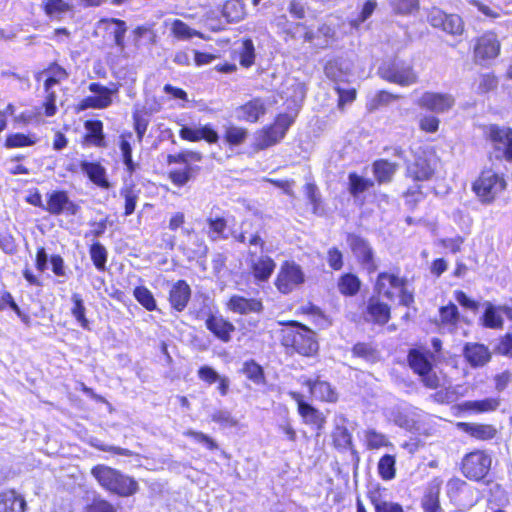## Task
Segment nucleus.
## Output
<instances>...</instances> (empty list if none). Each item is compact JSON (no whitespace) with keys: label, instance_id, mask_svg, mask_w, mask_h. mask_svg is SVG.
Returning a JSON list of instances; mask_svg holds the SVG:
<instances>
[{"label":"nucleus","instance_id":"nucleus-29","mask_svg":"<svg viewBox=\"0 0 512 512\" xmlns=\"http://www.w3.org/2000/svg\"><path fill=\"white\" fill-rule=\"evenodd\" d=\"M190 298V287L185 281H178L170 290V303L173 308L182 311Z\"/></svg>","mask_w":512,"mask_h":512},{"label":"nucleus","instance_id":"nucleus-50","mask_svg":"<svg viewBox=\"0 0 512 512\" xmlns=\"http://www.w3.org/2000/svg\"><path fill=\"white\" fill-rule=\"evenodd\" d=\"M373 186V182L369 179L358 176L355 173L349 174V191L353 196L365 192Z\"/></svg>","mask_w":512,"mask_h":512},{"label":"nucleus","instance_id":"nucleus-38","mask_svg":"<svg viewBox=\"0 0 512 512\" xmlns=\"http://www.w3.org/2000/svg\"><path fill=\"white\" fill-rule=\"evenodd\" d=\"M86 141L97 147L104 146L103 124L101 121H86Z\"/></svg>","mask_w":512,"mask_h":512},{"label":"nucleus","instance_id":"nucleus-15","mask_svg":"<svg viewBox=\"0 0 512 512\" xmlns=\"http://www.w3.org/2000/svg\"><path fill=\"white\" fill-rule=\"evenodd\" d=\"M249 266L254 279L258 282H266L271 277L276 264L267 255H257L256 251L249 250Z\"/></svg>","mask_w":512,"mask_h":512},{"label":"nucleus","instance_id":"nucleus-36","mask_svg":"<svg viewBox=\"0 0 512 512\" xmlns=\"http://www.w3.org/2000/svg\"><path fill=\"white\" fill-rule=\"evenodd\" d=\"M299 414L304 418L305 423L314 425L320 432L325 425V417L311 405H300Z\"/></svg>","mask_w":512,"mask_h":512},{"label":"nucleus","instance_id":"nucleus-64","mask_svg":"<svg viewBox=\"0 0 512 512\" xmlns=\"http://www.w3.org/2000/svg\"><path fill=\"white\" fill-rule=\"evenodd\" d=\"M84 512H116L114 506L105 500H94Z\"/></svg>","mask_w":512,"mask_h":512},{"label":"nucleus","instance_id":"nucleus-10","mask_svg":"<svg viewBox=\"0 0 512 512\" xmlns=\"http://www.w3.org/2000/svg\"><path fill=\"white\" fill-rule=\"evenodd\" d=\"M484 134L494 148L501 152L506 160L512 162V129L491 124L484 128Z\"/></svg>","mask_w":512,"mask_h":512},{"label":"nucleus","instance_id":"nucleus-7","mask_svg":"<svg viewBox=\"0 0 512 512\" xmlns=\"http://www.w3.org/2000/svg\"><path fill=\"white\" fill-rule=\"evenodd\" d=\"M293 122L294 116L290 114H279L271 126L261 130L257 138V146L260 149H265L275 145L284 138Z\"/></svg>","mask_w":512,"mask_h":512},{"label":"nucleus","instance_id":"nucleus-3","mask_svg":"<svg viewBox=\"0 0 512 512\" xmlns=\"http://www.w3.org/2000/svg\"><path fill=\"white\" fill-rule=\"evenodd\" d=\"M433 355L422 349H411L408 354V363L412 370L421 377L423 384L430 389L440 385V379L432 368Z\"/></svg>","mask_w":512,"mask_h":512},{"label":"nucleus","instance_id":"nucleus-57","mask_svg":"<svg viewBox=\"0 0 512 512\" xmlns=\"http://www.w3.org/2000/svg\"><path fill=\"white\" fill-rule=\"evenodd\" d=\"M184 435L193 438L200 444L205 445L211 451L218 449L217 443L211 437L202 432L187 430L184 432Z\"/></svg>","mask_w":512,"mask_h":512},{"label":"nucleus","instance_id":"nucleus-40","mask_svg":"<svg viewBox=\"0 0 512 512\" xmlns=\"http://www.w3.org/2000/svg\"><path fill=\"white\" fill-rule=\"evenodd\" d=\"M374 175L379 183L389 182L396 172V165L387 160H378L373 165Z\"/></svg>","mask_w":512,"mask_h":512},{"label":"nucleus","instance_id":"nucleus-62","mask_svg":"<svg viewBox=\"0 0 512 512\" xmlns=\"http://www.w3.org/2000/svg\"><path fill=\"white\" fill-rule=\"evenodd\" d=\"M244 372L249 379H251L253 382L257 384L263 381V370L258 364H256L253 361L245 363Z\"/></svg>","mask_w":512,"mask_h":512},{"label":"nucleus","instance_id":"nucleus-39","mask_svg":"<svg viewBox=\"0 0 512 512\" xmlns=\"http://www.w3.org/2000/svg\"><path fill=\"white\" fill-rule=\"evenodd\" d=\"M317 35L318 42L315 43V46L320 49L331 47L338 40L336 30L328 24L320 25Z\"/></svg>","mask_w":512,"mask_h":512},{"label":"nucleus","instance_id":"nucleus-22","mask_svg":"<svg viewBox=\"0 0 512 512\" xmlns=\"http://www.w3.org/2000/svg\"><path fill=\"white\" fill-rule=\"evenodd\" d=\"M266 112L265 103L260 98L252 99L237 109V117L247 122H257Z\"/></svg>","mask_w":512,"mask_h":512},{"label":"nucleus","instance_id":"nucleus-12","mask_svg":"<svg viewBox=\"0 0 512 512\" xmlns=\"http://www.w3.org/2000/svg\"><path fill=\"white\" fill-rule=\"evenodd\" d=\"M46 197L47 201L43 209L52 215L66 213L74 216L79 211V206L70 200L65 191H53L47 193Z\"/></svg>","mask_w":512,"mask_h":512},{"label":"nucleus","instance_id":"nucleus-48","mask_svg":"<svg viewBox=\"0 0 512 512\" xmlns=\"http://www.w3.org/2000/svg\"><path fill=\"white\" fill-rule=\"evenodd\" d=\"M70 10H72V6L64 0H48L44 4V11L49 17L60 18Z\"/></svg>","mask_w":512,"mask_h":512},{"label":"nucleus","instance_id":"nucleus-1","mask_svg":"<svg viewBox=\"0 0 512 512\" xmlns=\"http://www.w3.org/2000/svg\"><path fill=\"white\" fill-rule=\"evenodd\" d=\"M91 474L101 487L119 496L127 497L138 490L134 479L112 467L99 464L91 469Z\"/></svg>","mask_w":512,"mask_h":512},{"label":"nucleus","instance_id":"nucleus-28","mask_svg":"<svg viewBox=\"0 0 512 512\" xmlns=\"http://www.w3.org/2000/svg\"><path fill=\"white\" fill-rule=\"evenodd\" d=\"M305 384L309 387L310 393L317 399L327 402H335L337 394L330 383L322 380H307Z\"/></svg>","mask_w":512,"mask_h":512},{"label":"nucleus","instance_id":"nucleus-9","mask_svg":"<svg viewBox=\"0 0 512 512\" xmlns=\"http://www.w3.org/2000/svg\"><path fill=\"white\" fill-rule=\"evenodd\" d=\"M491 466V458L482 451L467 454L462 461V471L467 478L480 480L486 476Z\"/></svg>","mask_w":512,"mask_h":512},{"label":"nucleus","instance_id":"nucleus-20","mask_svg":"<svg viewBox=\"0 0 512 512\" xmlns=\"http://www.w3.org/2000/svg\"><path fill=\"white\" fill-rule=\"evenodd\" d=\"M206 327L223 342L230 341L231 333L235 330L234 325L220 315H210L206 320Z\"/></svg>","mask_w":512,"mask_h":512},{"label":"nucleus","instance_id":"nucleus-30","mask_svg":"<svg viewBox=\"0 0 512 512\" xmlns=\"http://www.w3.org/2000/svg\"><path fill=\"white\" fill-rule=\"evenodd\" d=\"M467 361L474 367L483 366L490 359L488 349L482 344H467L464 349Z\"/></svg>","mask_w":512,"mask_h":512},{"label":"nucleus","instance_id":"nucleus-58","mask_svg":"<svg viewBox=\"0 0 512 512\" xmlns=\"http://www.w3.org/2000/svg\"><path fill=\"white\" fill-rule=\"evenodd\" d=\"M224 14L231 20V21H239L241 20L244 15V9L242 7V4L238 1H232L228 2L224 7Z\"/></svg>","mask_w":512,"mask_h":512},{"label":"nucleus","instance_id":"nucleus-24","mask_svg":"<svg viewBox=\"0 0 512 512\" xmlns=\"http://www.w3.org/2000/svg\"><path fill=\"white\" fill-rule=\"evenodd\" d=\"M26 501L15 490H8L0 494V512H24Z\"/></svg>","mask_w":512,"mask_h":512},{"label":"nucleus","instance_id":"nucleus-54","mask_svg":"<svg viewBox=\"0 0 512 512\" xmlns=\"http://www.w3.org/2000/svg\"><path fill=\"white\" fill-rule=\"evenodd\" d=\"M90 256L98 270H104L107 261V251L100 243H94L90 248Z\"/></svg>","mask_w":512,"mask_h":512},{"label":"nucleus","instance_id":"nucleus-60","mask_svg":"<svg viewBox=\"0 0 512 512\" xmlns=\"http://www.w3.org/2000/svg\"><path fill=\"white\" fill-rule=\"evenodd\" d=\"M211 419L224 427H234L237 425V420L234 419L231 413L227 410L214 411L211 415Z\"/></svg>","mask_w":512,"mask_h":512},{"label":"nucleus","instance_id":"nucleus-42","mask_svg":"<svg viewBox=\"0 0 512 512\" xmlns=\"http://www.w3.org/2000/svg\"><path fill=\"white\" fill-rule=\"evenodd\" d=\"M73 307L71 308L72 315L75 317L80 326L84 329H89V321L85 316L86 308L80 294L74 293L71 297Z\"/></svg>","mask_w":512,"mask_h":512},{"label":"nucleus","instance_id":"nucleus-19","mask_svg":"<svg viewBox=\"0 0 512 512\" xmlns=\"http://www.w3.org/2000/svg\"><path fill=\"white\" fill-rule=\"evenodd\" d=\"M435 171L434 162L426 157L418 156L407 167V174L416 181L429 180Z\"/></svg>","mask_w":512,"mask_h":512},{"label":"nucleus","instance_id":"nucleus-47","mask_svg":"<svg viewBox=\"0 0 512 512\" xmlns=\"http://www.w3.org/2000/svg\"><path fill=\"white\" fill-rule=\"evenodd\" d=\"M237 53L239 55L240 64L243 67H250L253 65L255 60V48L251 39L244 40L238 48Z\"/></svg>","mask_w":512,"mask_h":512},{"label":"nucleus","instance_id":"nucleus-16","mask_svg":"<svg viewBox=\"0 0 512 512\" xmlns=\"http://www.w3.org/2000/svg\"><path fill=\"white\" fill-rule=\"evenodd\" d=\"M417 103L421 108L435 113H443L453 107L455 99L448 93L425 92Z\"/></svg>","mask_w":512,"mask_h":512},{"label":"nucleus","instance_id":"nucleus-46","mask_svg":"<svg viewBox=\"0 0 512 512\" xmlns=\"http://www.w3.org/2000/svg\"><path fill=\"white\" fill-rule=\"evenodd\" d=\"M360 284V280L357 276L353 274H345L340 278L338 288L342 294L353 296L359 291Z\"/></svg>","mask_w":512,"mask_h":512},{"label":"nucleus","instance_id":"nucleus-18","mask_svg":"<svg viewBox=\"0 0 512 512\" xmlns=\"http://www.w3.org/2000/svg\"><path fill=\"white\" fill-rule=\"evenodd\" d=\"M98 26L102 27L112 37L115 45L123 52L125 49L124 38L127 32L125 21L116 18L101 19Z\"/></svg>","mask_w":512,"mask_h":512},{"label":"nucleus","instance_id":"nucleus-41","mask_svg":"<svg viewBox=\"0 0 512 512\" xmlns=\"http://www.w3.org/2000/svg\"><path fill=\"white\" fill-rule=\"evenodd\" d=\"M389 4L395 14L402 16L412 15L420 8L419 0H390Z\"/></svg>","mask_w":512,"mask_h":512},{"label":"nucleus","instance_id":"nucleus-63","mask_svg":"<svg viewBox=\"0 0 512 512\" xmlns=\"http://www.w3.org/2000/svg\"><path fill=\"white\" fill-rule=\"evenodd\" d=\"M372 503L374 505L375 512H404L402 506L395 502L373 498Z\"/></svg>","mask_w":512,"mask_h":512},{"label":"nucleus","instance_id":"nucleus-35","mask_svg":"<svg viewBox=\"0 0 512 512\" xmlns=\"http://www.w3.org/2000/svg\"><path fill=\"white\" fill-rule=\"evenodd\" d=\"M171 34L178 40L186 41L193 37H201V33L189 27L180 19H174L170 22Z\"/></svg>","mask_w":512,"mask_h":512},{"label":"nucleus","instance_id":"nucleus-27","mask_svg":"<svg viewBox=\"0 0 512 512\" xmlns=\"http://www.w3.org/2000/svg\"><path fill=\"white\" fill-rule=\"evenodd\" d=\"M332 439L334 446L339 450L350 449L352 454H356V451L353 449L352 436L345 426V419L341 418L339 422L336 423L335 428L332 433Z\"/></svg>","mask_w":512,"mask_h":512},{"label":"nucleus","instance_id":"nucleus-13","mask_svg":"<svg viewBox=\"0 0 512 512\" xmlns=\"http://www.w3.org/2000/svg\"><path fill=\"white\" fill-rule=\"evenodd\" d=\"M501 49L500 41L496 33L492 31L485 32L476 42L474 55L477 61H488L495 59Z\"/></svg>","mask_w":512,"mask_h":512},{"label":"nucleus","instance_id":"nucleus-14","mask_svg":"<svg viewBox=\"0 0 512 512\" xmlns=\"http://www.w3.org/2000/svg\"><path fill=\"white\" fill-rule=\"evenodd\" d=\"M89 90L94 93V96H88L84 98L81 103V109H104L111 105L112 103V94L118 91L117 88L110 89L107 88L100 83H91L89 85Z\"/></svg>","mask_w":512,"mask_h":512},{"label":"nucleus","instance_id":"nucleus-21","mask_svg":"<svg viewBox=\"0 0 512 512\" xmlns=\"http://www.w3.org/2000/svg\"><path fill=\"white\" fill-rule=\"evenodd\" d=\"M365 318L379 325L386 324L390 319V308L379 299L372 297L367 303Z\"/></svg>","mask_w":512,"mask_h":512},{"label":"nucleus","instance_id":"nucleus-5","mask_svg":"<svg viewBox=\"0 0 512 512\" xmlns=\"http://www.w3.org/2000/svg\"><path fill=\"white\" fill-rule=\"evenodd\" d=\"M405 283V279L394 274L380 273L375 288L379 294L390 300L394 298V293L391 291V288L398 289L400 292V304L408 307L414 302V296L411 292L407 291Z\"/></svg>","mask_w":512,"mask_h":512},{"label":"nucleus","instance_id":"nucleus-32","mask_svg":"<svg viewBox=\"0 0 512 512\" xmlns=\"http://www.w3.org/2000/svg\"><path fill=\"white\" fill-rule=\"evenodd\" d=\"M81 170L94 184L105 189L109 188V182L106 179V171L99 163L83 161L81 163Z\"/></svg>","mask_w":512,"mask_h":512},{"label":"nucleus","instance_id":"nucleus-34","mask_svg":"<svg viewBox=\"0 0 512 512\" xmlns=\"http://www.w3.org/2000/svg\"><path fill=\"white\" fill-rule=\"evenodd\" d=\"M325 75L335 81L342 82L346 80L348 75V67L340 59H334L327 62L324 68Z\"/></svg>","mask_w":512,"mask_h":512},{"label":"nucleus","instance_id":"nucleus-25","mask_svg":"<svg viewBox=\"0 0 512 512\" xmlns=\"http://www.w3.org/2000/svg\"><path fill=\"white\" fill-rule=\"evenodd\" d=\"M206 224L208 229L206 230V234L208 238L213 241H219L223 239H227L226 228L227 221L223 216L213 215V212L206 218Z\"/></svg>","mask_w":512,"mask_h":512},{"label":"nucleus","instance_id":"nucleus-45","mask_svg":"<svg viewBox=\"0 0 512 512\" xmlns=\"http://www.w3.org/2000/svg\"><path fill=\"white\" fill-rule=\"evenodd\" d=\"M396 460L395 457L389 454L382 456L378 462V473L383 480H392L395 477Z\"/></svg>","mask_w":512,"mask_h":512},{"label":"nucleus","instance_id":"nucleus-61","mask_svg":"<svg viewBox=\"0 0 512 512\" xmlns=\"http://www.w3.org/2000/svg\"><path fill=\"white\" fill-rule=\"evenodd\" d=\"M498 85L497 78L492 74H483L479 77L477 91L487 93L494 90Z\"/></svg>","mask_w":512,"mask_h":512},{"label":"nucleus","instance_id":"nucleus-2","mask_svg":"<svg viewBox=\"0 0 512 512\" xmlns=\"http://www.w3.org/2000/svg\"><path fill=\"white\" fill-rule=\"evenodd\" d=\"M281 342L303 356H312L318 351L315 333L307 327L292 322L281 330Z\"/></svg>","mask_w":512,"mask_h":512},{"label":"nucleus","instance_id":"nucleus-56","mask_svg":"<svg viewBox=\"0 0 512 512\" xmlns=\"http://www.w3.org/2000/svg\"><path fill=\"white\" fill-rule=\"evenodd\" d=\"M247 137V131L244 128L230 126L226 129L225 139L231 145L242 144Z\"/></svg>","mask_w":512,"mask_h":512},{"label":"nucleus","instance_id":"nucleus-26","mask_svg":"<svg viewBox=\"0 0 512 512\" xmlns=\"http://www.w3.org/2000/svg\"><path fill=\"white\" fill-rule=\"evenodd\" d=\"M485 312L482 317V323L485 327L491 329H499L503 326V318L499 313L500 310L506 312L508 316H512V310L507 307H495L490 302H485Z\"/></svg>","mask_w":512,"mask_h":512},{"label":"nucleus","instance_id":"nucleus-31","mask_svg":"<svg viewBox=\"0 0 512 512\" xmlns=\"http://www.w3.org/2000/svg\"><path fill=\"white\" fill-rule=\"evenodd\" d=\"M229 309L240 314H248L252 312H260L262 303L256 299H246L241 296H233L228 303Z\"/></svg>","mask_w":512,"mask_h":512},{"label":"nucleus","instance_id":"nucleus-55","mask_svg":"<svg viewBox=\"0 0 512 512\" xmlns=\"http://www.w3.org/2000/svg\"><path fill=\"white\" fill-rule=\"evenodd\" d=\"M440 319L443 324L455 326L459 319L458 308L455 304L450 303L440 308Z\"/></svg>","mask_w":512,"mask_h":512},{"label":"nucleus","instance_id":"nucleus-6","mask_svg":"<svg viewBox=\"0 0 512 512\" xmlns=\"http://www.w3.org/2000/svg\"><path fill=\"white\" fill-rule=\"evenodd\" d=\"M305 282V274L300 267L293 261L284 262L277 274L275 286L279 292L289 294Z\"/></svg>","mask_w":512,"mask_h":512},{"label":"nucleus","instance_id":"nucleus-52","mask_svg":"<svg viewBox=\"0 0 512 512\" xmlns=\"http://www.w3.org/2000/svg\"><path fill=\"white\" fill-rule=\"evenodd\" d=\"M121 196L125 199V215H131L135 211L136 203L139 198V191L135 189V186H126L121 192Z\"/></svg>","mask_w":512,"mask_h":512},{"label":"nucleus","instance_id":"nucleus-17","mask_svg":"<svg viewBox=\"0 0 512 512\" xmlns=\"http://www.w3.org/2000/svg\"><path fill=\"white\" fill-rule=\"evenodd\" d=\"M349 246L355 257L370 273L377 269L374 261V253L370 245L363 238L357 235L348 236Z\"/></svg>","mask_w":512,"mask_h":512},{"label":"nucleus","instance_id":"nucleus-37","mask_svg":"<svg viewBox=\"0 0 512 512\" xmlns=\"http://www.w3.org/2000/svg\"><path fill=\"white\" fill-rule=\"evenodd\" d=\"M461 427L471 436L481 440L492 439L496 434L491 425L462 423Z\"/></svg>","mask_w":512,"mask_h":512},{"label":"nucleus","instance_id":"nucleus-43","mask_svg":"<svg viewBox=\"0 0 512 512\" xmlns=\"http://www.w3.org/2000/svg\"><path fill=\"white\" fill-rule=\"evenodd\" d=\"M47 78L44 82V89L49 90L58 85L62 80L68 77L67 72L61 66L54 64L45 71Z\"/></svg>","mask_w":512,"mask_h":512},{"label":"nucleus","instance_id":"nucleus-49","mask_svg":"<svg viewBox=\"0 0 512 512\" xmlns=\"http://www.w3.org/2000/svg\"><path fill=\"white\" fill-rule=\"evenodd\" d=\"M133 295L136 300L148 311L156 310V301L148 288L144 286L136 287L133 291Z\"/></svg>","mask_w":512,"mask_h":512},{"label":"nucleus","instance_id":"nucleus-8","mask_svg":"<svg viewBox=\"0 0 512 512\" xmlns=\"http://www.w3.org/2000/svg\"><path fill=\"white\" fill-rule=\"evenodd\" d=\"M505 181L495 172H482L473 184V190L483 202H491L505 188Z\"/></svg>","mask_w":512,"mask_h":512},{"label":"nucleus","instance_id":"nucleus-51","mask_svg":"<svg viewBox=\"0 0 512 512\" xmlns=\"http://www.w3.org/2000/svg\"><path fill=\"white\" fill-rule=\"evenodd\" d=\"M365 442L368 449H379L391 445L386 436L382 433L369 429L365 431Z\"/></svg>","mask_w":512,"mask_h":512},{"label":"nucleus","instance_id":"nucleus-33","mask_svg":"<svg viewBox=\"0 0 512 512\" xmlns=\"http://www.w3.org/2000/svg\"><path fill=\"white\" fill-rule=\"evenodd\" d=\"M500 405L498 398H486L483 400L466 401L461 404L463 410L484 413L496 410Z\"/></svg>","mask_w":512,"mask_h":512},{"label":"nucleus","instance_id":"nucleus-11","mask_svg":"<svg viewBox=\"0 0 512 512\" xmlns=\"http://www.w3.org/2000/svg\"><path fill=\"white\" fill-rule=\"evenodd\" d=\"M428 21L433 27L441 28L451 35H460L464 30V24L459 15L446 14L438 8L430 11Z\"/></svg>","mask_w":512,"mask_h":512},{"label":"nucleus","instance_id":"nucleus-59","mask_svg":"<svg viewBox=\"0 0 512 512\" xmlns=\"http://www.w3.org/2000/svg\"><path fill=\"white\" fill-rule=\"evenodd\" d=\"M191 178V167L186 166L184 169L172 170L169 173V179L173 184L181 187L185 185Z\"/></svg>","mask_w":512,"mask_h":512},{"label":"nucleus","instance_id":"nucleus-53","mask_svg":"<svg viewBox=\"0 0 512 512\" xmlns=\"http://www.w3.org/2000/svg\"><path fill=\"white\" fill-rule=\"evenodd\" d=\"M36 138L31 137L22 133L11 134L6 139V147L8 148H19L34 145Z\"/></svg>","mask_w":512,"mask_h":512},{"label":"nucleus","instance_id":"nucleus-4","mask_svg":"<svg viewBox=\"0 0 512 512\" xmlns=\"http://www.w3.org/2000/svg\"><path fill=\"white\" fill-rule=\"evenodd\" d=\"M378 73L382 79L400 86H410L418 82L413 66L402 61L384 63L379 67Z\"/></svg>","mask_w":512,"mask_h":512},{"label":"nucleus","instance_id":"nucleus-23","mask_svg":"<svg viewBox=\"0 0 512 512\" xmlns=\"http://www.w3.org/2000/svg\"><path fill=\"white\" fill-rule=\"evenodd\" d=\"M179 134L182 139L192 142L205 139L209 143H216L219 138L217 132L208 125L199 128L183 126Z\"/></svg>","mask_w":512,"mask_h":512},{"label":"nucleus","instance_id":"nucleus-44","mask_svg":"<svg viewBox=\"0 0 512 512\" xmlns=\"http://www.w3.org/2000/svg\"><path fill=\"white\" fill-rule=\"evenodd\" d=\"M465 388L461 385L449 386L444 390H440L434 394V398L440 403H452L459 397L464 396Z\"/></svg>","mask_w":512,"mask_h":512}]
</instances>
